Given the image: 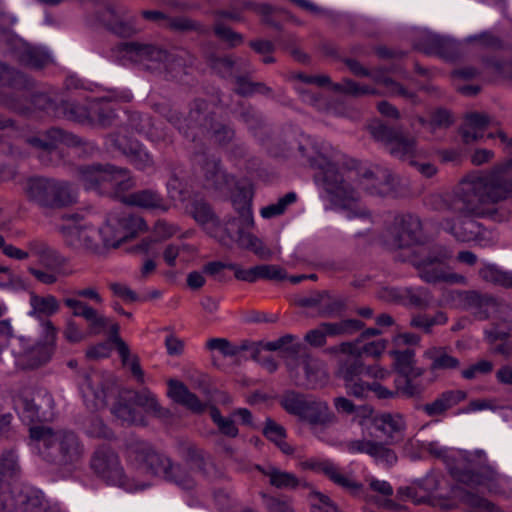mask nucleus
Returning <instances> with one entry per match:
<instances>
[{"label": "nucleus", "mask_w": 512, "mask_h": 512, "mask_svg": "<svg viewBox=\"0 0 512 512\" xmlns=\"http://www.w3.org/2000/svg\"><path fill=\"white\" fill-rule=\"evenodd\" d=\"M369 129L373 138L383 142L392 156L409 161L410 165L416 167L427 178H431L437 173V168L433 164L413 160L416 151V141L413 137L380 122L370 125Z\"/></svg>", "instance_id": "11"}, {"label": "nucleus", "mask_w": 512, "mask_h": 512, "mask_svg": "<svg viewBox=\"0 0 512 512\" xmlns=\"http://www.w3.org/2000/svg\"><path fill=\"white\" fill-rule=\"evenodd\" d=\"M126 447L128 458L147 473L161 476L184 490L195 486L193 478L186 470L174 465L169 457L156 451L150 443L141 439H130Z\"/></svg>", "instance_id": "8"}, {"label": "nucleus", "mask_w": 512, "mask_h": 512, "mask_svg": "<svg viewBox=\"0 0 512 512\" xmlns=\"http://www.w3.org/2000/svg\"><path fill=\"white\" fill-rule=\"evenodd\" d=\"M416 47L427 55H436L449 61L455 60L460 54L455 41L433 33L424 34Z\"/></svg>", "instance_id": "24"}, {"label": "nucleus", "mask_w": 512, "mask_h": 512, "mask_svg": "<svg viewBox=\"0 0 512 512\" xmlns=\"http://www.w3.org/2000/svg\"><path fill=\"white\" fill-rule=\"evenodd\" d=\"M206 133L210 134L213 142L221 147L231 144L236 138V132L232 125L224 122L213 120Z\"/></svg>", "instance_id": "46"}, {"label": "nucleus", "mask_w": 512, "mask_h": 512, "mask_svg": "<svg viewBox=\"0 0 512 512\" xmlns=\"http://www.w3.org/2000/svg\"><path fill=\"white\" fill-rule=\"evenodd\" d=\"M81 395L86 407L99 410L108 403V395L114 396L111 412L124 423L142 424L140 408L159 413L156 398L146 389L136 391L129 386H81Z\"/></svg>", "instance_id": "3"}, {"label": "nucleus", "mask_w": 512, "mask_h": 512, "mask_svg": "<svg viewBox=\"0 0 512 512\" xmlns=\"http://www.w3.org/2000/svg\"><path fill=\"white\" fill-rule=\"evenodd\" d=\"M310 512H342L330 497L319 491L312 490L309 493Z\"/></svg>", "instance_id": "58"}, {"label": "nucleus", "mask_w": 512, "mask_h": 512, "mask_svg": "<svg viewBox=\"0 0 512 512\" xmlns=\"http://www.w3.org/2000/svg\"><path fill=\"white\" fill-rule=\"evenodd\" d=\"M333 91L359 97L367 94H376L375 89L369 86H360L351 79H344L341 83H335L332 86Z\"/></svg>", "instance_id": "62"}, {"label": "nucleus", "mask_w": 512, "mask_h": 512, "mask_svg": "<svg viewBox=\"0 0 512 512\" xmlns=\"http://www.w3.org/2000/svg\"><path fill=\"white\" fill-rule=\"evenodd\" d=\"M337 365L336 375L345 382H353L364 373V364L361 358L339 357Z\"/></svg>", "instance_id": "43"}, {"label": "nucleus", "mask_w": 512, "mask_h": 512, "mask_svg": "<svg viewBox=\"0 0 512 512\" xmlns=\"http://www.w3.org/2000/svg\"><path fill=\"white\" fill-rule=\"evenodd\" d=\"M187 214L209 235L214 226L219 224V217L208 201L202 197H193L186 205Z\"/></svg>", "instance_id": "28"}, {"label": "nucleus", "mask_w": 512, "mask_h": 512, "mask_svg": "<svg viewBox=\"0 0 512 512\" xmlns=\"http://www.w3.org/2000/svg\"><path fill=\"white\" fill-rule=\"evenodd\" d=\"M263 503L268 512H295L292 500L286 496H270L262 494Z\"/></svg>", "instance_id": "64"}, {"label": "nucleus", "mask_w": 512, "mask_h": 512, "mask_svg": "<svg viewBox=\"0 0 512 512\" xmlns=\"http://www.w3.org/2000/svg\"><path fill=\"white\" fill-rule=\"evenodd\" d=\"M115 223V220L109 215L105 224L97 229V232H99V245L102 243L105 248H117L121 243L125 242L124 239L118 237L119 230Z\"/></svg>", "instance_id": "51"}, {"label": "nucleus", "mask_w": 512, "mask_h": 512, "mask_svg": "<svg viewBox=\"0 0 512 512\" xmlns=\"http://www.w3.org/2000/svg\"><path fill=\"white\" fill-rule=\"evenodd\" d=\"M64 304L72 310V315L75 317H82L87 322L86 333L88 337H93L104 333L110 319L100 314L95 308L88 305L77 298H65Z\"/></svg>", "instance_id": "22"}, {"label": "nucleus", "mask_w": 512, "mask_h": 512, "mask_svg": "<svg viewBox=\"0 0 512 512\" xmlns=\"http://www.w3.org/2000/svg\"><path fill=\"white\" fill-rule=\"evenodd\" d=\"M90 468L98 478L109 485L129 491L133 489L119 455L110 446L101 445L95 449L90 459Z\"/></svg>", "instance_id": "12"}, {"label": "nucleus", "mask_w": 512, "mask_h": 512, "mask_svg": "<svg viewBox=\"0 0 512 512\" xmlns=\"http://www.w3.org/2000/svg\"><path fill=\"white\" fill-rule=\"evenodd\" d=\"M24 191L28 201L44 212L60 210L77 202L73 185L56 178L30 177L25 183Z\"/></svg>", "instance_id": "10"}, {"label": "nucleus", "mask_w": 512, "mask_h": 512, "mask_svg": "<svg viewBox=\"0 0 512 512\" xmlns=\"http://www.w3.org/2000/svg\"><path fill=\"white\" fill-rule=\"evenodd\" d=\"M251 201L243 196L233 199V207L238 216H229L211 230L214 237L223 247L232 249L235 245L241 249L253 251L259 258L269 260L272 251L263 242L251 234L249 230L254 226Z\"/></svg>", "instance_id": "4"}, {"label": "nucleus", "mask_w": 512, "mask_h": 512, "mask_svg": "<svg viewBox=\"0 0 512 512\" xmlns=\"http://www.w3.org/2000/svg\"><path fill=\"white\" fill-rule=\"evenodd\" d=\"M215 112L209 109V103L201 98L193 100L188 115L184 118V136L196 141L205 135L210 124L215 119Z\"/></svg>", "instance_id": "20"}, {"label": "nucleus", "mask_w": 512, "mask_h": 512, "mask_svg": "<svg viewBox=\"0 0 512 512\" xmlns=\"http://www.w3.org/2000/svg\"><path fill=\"white\" fill-rule=\"evenodd\" d=\"M239 111L236 117L245 123L250 130H256L264 125V119L262 115L250 104L239 102Z\"/></svg>", "instance_id": "55"}, {"label": "nucleus", "mask_w": 512, "mask_h": 512, "mask_svg": "<svg viewBox=\"0 0 512 512\" xmlns=\"http://www.w3.org/2000/svg\"><path fill=\"white\" fill-rule=\"evenodd\" d=\"M93 5L97 20L111 33L122 38L139 33L140 29L135 26L134 19H126L125 7L117 6L112 0H93Z\"/></svg>", "instance_id": "15"}, {"label": "nucleus", "mask_w": 512, "mask_h": 512, "mask_svg": "<svg viewBox=\"0 0 512 512\" xmlns=\"http://www.w3.org/2000/svg\"><path fill=\"white\" fill-rule=\"evenodd\" d=\"M29 436L42 443L41 458L60 470L72 472L84 457V444L72 430L34 425L29 428Z\"/></svg>", "instance_id": "5"}, {"label": "nucleus", "mask_w": 512, "mask_h": 512, "mask_svg": "<svg viewBox=\"0 0 512 512\" xmlns=\"http://www.w3.org/2000/svg\"><path fill=\"white\" fill-rule=\"evenodd\" d=\"M512 168V160L495 166L485 173H473L465 177L454 194L443 201L444 208L464 218L451 225L449 232L460 242L477 240L482 234V224L474 218H489L501 222L506 215L490 205L506 200L512 194V183L504 172Z\"/></svg>", "instance_id": "1"}, {"label": "nucleus", "mask_w": 512, "mask_h": 512, "mask_svg": "<svg viewBox=\"0 0 512 512\" xmlns=\"http://www.w3.org/2000/svg\"><path fill=\"white\" fill-rule=\"evenodd\" d=\"M90 112V102L88 105H82L76 101L64 100L56 106L57 116H62L70 121L79 123H88Z\"/></svg>", "instance_id": "42"}, {"label": "nucleus", "mask_w": 512, "mask_h": 512, "mask_svg": "<svg viewBox=\"0 0 512 512\" xmlns=\"http://www.w3.org/2000/svg\"><path fill=\"white\" fill-rule=\"evenodd\" d=\"M257 469L269 479L270 485L277 489L293 490L300 485V480L295 474L281 470L276 466L258 465Z\"/></svg>", "instance_id": "37"}, {"label": "nucleus", "mask_w": 512, "mask_h": 512, "mask_svg": "<svg viewBox=\"0 0 512 512\" xmlns=\"http://www.w3.org/2000/svg\"><path fill=\"white\" fill-rule=\"evenodd\" d=\"M299 419L307 422L314 429L318 426L326 427L333 424L336 417L326 402L318 401L311 397Z\"/></svg>", "instance_id": "29"}, {"label": "nucleus", "mask_w": 512, "mask_h": 512, "mask_svg": "<svg viewBox=\"0 0 512 512\" xmlns=\"http://www.w3.org/2000/svg\"><path fill=\"white\" fill-rule=\"evenodd\" d=\"M423 357L430 360V371L435 372L438 370L456 369L460 365V361L447 354L445 348L431 347L424 351Z\"/></svg>", "instance_id": "41"}, {"label": "nucleus", "mask_w": 512, "mask_h": 512, "mask_svg": "<svg viewBox=\"0 0 512 512\" xmlns=\"http://www.w3.org/2000/svg\"><path fill=\"white\" fill-rule=\"evenodd\" d=\"M3 52L13 56L20 64L33 69H41L51 61L50 55L46 51L26 43L19 37Z\"/></svg>", "instance_id": "23"}, {"label": "nucleus", "mask_w": 512, "mask_h": 512, "mask_svg": "<svg viewBox=\"0 0 512 512\" xmlns=\"http://www.w3.org/2000/svg\"><path fill=\"white\" fill-rule=\"evenodd\" d=\"M465 398L466 393L462 390H449L442 393L432 403L424 405L423 410L429 416H438L454 407Z\"/></svg>", "instance_id": "38"}, {"label": "nucleus", "mask_w": 512, "mask_h": 512, "mask_svg": "<svg viewBox=\"0 0 512 512\" xmlns=\"http://www.w3.org/2000/svg\"><path fill=\"white\" fill-rule=\"evenodd\" d=\"M111 217L115 220V224L118 227V237L125 241L133 238L138 231L143 230L145 227L144 220L131 213L122 212L118 214H111Z\"/></svg>", "instance_id": "39"}, {"label": "nucleus", "mask_w": 512, "mask_h": 512, "mask_svg": "<svg viewBox=\"0 0 512 512\" xmlns=\"http://www.w3.org/2000/svg\"><path fill=\"white\" fill-rule=\"evenodd\" d=\"M108 343H113L116 346L117 352L121 358L122 365H128L129 360V347L126 342L119 336V325L110 319L108 325Z\"/></svg>", "instance_id": "60"}, {"label": "nucleus", "mask_w": 512, "mask_h": 512, "mask_svg": "<svg viewBox=\"0 0 512 512\" xmlns=\"http://www.w3.org/2000/svg\"><path fill=\"white\" fill-rule=\"evenodd\" d=\"M117 119V114L111 101L103 98H96L90 101L89 124L101 127H111Z\"/></svg>", "instance_id": "34"}, {"label": "nucleus", "mask_w": 512, "mask_h": 512, "mask_svg": "<svg viewBox=\"0 0 512 512\" xmlns=\"http://www.w3.org/2000/svg\"><path fill=\"white\" fill-rule=\"evenodd\" d=\"M109 147L125 155L130 163L138 170L145 171L154 168L153 157L136 139H132L121 131L108 134Z\"/></svg>", "instance_id": "17"}, {"label": "nucleus", "mask_w": 512, "mask_h": 512, "mask_svg": "<svg viewBox=\"0 0 512 512\" xmlns=\"http://www.w3.org/2000/svg\"><path fill=\"white\" fill-rule=\"evenodd\" d=\"M313 154L309 153L307 147L299 144L298 150L303 157H306L309 164L319 169L315 174V181L329 195L330 201L335 204H343L347 200L355 198L354 189L347 183L338 172L337 164L338 151L330 146H313Z\"/></svg>", "instance_id": "6"}, {"label": "nucleus", "mask_w": 512, "mask_h": 512, "mask_svg": "<svg viewBox=\"0 0 512 512\" xmlns=\"http://www.w3.org/2000/svg\"><path fill=\"white\" fill-rule=\"evenodd\" d=\"M167 395L175 403L186 407L193 413H203L207 407H210V417L220 433L232 438L238 435V428L232 419L223 417L219 409L211 405L210 401L199 400L195 394L187 389V386H169Z\"/></svg>", "instance_id": "14"}, {"label": "nucleus", "mask_w": 512, "mask_h": 512, "mask_svg": "<svg viewBox=\"0 0 512 512\" xmlns=\"http://www.w3.org/2000/svg\"><path fill=\"white\" fill-rule=\"evenodd\" d=\"M210 68L223 79L235 78L236 61L231 56L212 55L208 59Z\"/></svg>", "instance_id": "53"}, {"label": "nucleus", "mask_w": 512, "mask_h": 512, "mask_svg": "<svg viewBox=\"0 0 512 512\" xmlns=\"http://www.w3.org/2000/svg\"><path fill=\"white\" fill-rule=\"evenodd\" d=\"M484 69L494 76L512 81V60L495 56L482 59Z\"/></svg>", "instance_id": "50"}, {"label": "nucleus", "mask_w": 512, "mask_h": 512, "mask_svg": "<svg viewBox=\"0 0 512 512\" xmlns=\"http://www.w3.org/2000/svg\"><path fill=\"white\" fill-rule=\"evenodd\" d=\"M396 177L387 169L376 167L361 174V184L372 195H388L395 190Z\"/></svg>", "instance_id": "26"}, {"label": "nucleus", "mask_w": 512, "mask_h": 512, "mask_svg": "<svg viewBox=\"0 0 512 512\" xmlns=\"http://www.w3.org/2000/svg\"><path fill=\"white\" fill-rule=\"evenodd\" d=\"M65 243L75 250L99 251V232L89 226L69 225L64 228Z\"/></svg>", "instance_id": "25"}, {"label": "nucleus", "mask_w": 512, "mask_h": 512, "mask_svg": "<svg viewBox=\"0 0 512 512\" xmlns=\"http://www.w3.org/2000/svg\"><path fill=\"white\" fill-rule=\"evenodd\" d=\"M312 468L317 472L323 473L332 482L342 488L350 491H358L362 487L360 483L355 481L349 475L344 474L336 464L329 460L318 461L312 465Z\"/></svg>", "instance_id": "35"}, {"label": "nucleus", "mask_w": 512, "mask_h": 512, "mask_svg": "<svg viewBox=\"0 0 512 512\" xmlns=\"http://www.w3.org/2000/svg\"><path fill=\"white\" fill-rule=\"evenodd\" d=\"M432 300V296L428 289L424 287H406L404 288L405 306H412L418 309L427 308Z\"/></svg>", "instance_id": "54"}, {"label": "nucleus", "mask_w": 512, "mask_h": 512, "mask_svg": "<svg viewBox=\"0 0 512 512\" xmlns=\"http://www.w3.org/2000/svg\"><path fill=\"white\" fill-rule=\"evenodd\" d=\"M421 233L422 222L417 215L411 213L397 215L390 231V246L393 249L408 247L420 240Z\"/></svg>", "instance_id": "18"}, {"label": "nucleus", "mask_w": 512, "mask_h": 512, "mask_svg": "<svg viewBox=\"0 0 512 512\" xmlns=\"http://www.w3.org/2000/svg\"><path fill=\"white\" fill-rule=\"evenodd\" d=\"M14 406L19 410L20 417L24 422L32 424L41 420L39 406L34 402L33 391L30 386H25L14 397Z\"/></svg>", "instance_id": "36"}, {"label": "nucleus", "mask_w": 512, "mask_h": 512, "mask_svg": "<svg viewBox=\"0 0 512 512\" xmlns=\"http://www.w3.org/2000/svg\"><path fill=\"white\" fill-rule=\"evenodd\" d=\"M479 277L485 281L506 289H512V271H505L494 264H488L479 270Z\"/></svg>", "instance_id": "45"}, {"label": "nucleus", "mask_w": 512, "mask_h": 512, "mask_svg": "<svg viewBox=\"0 0 512 512\" xmlns=\"http://www.w3.org/2000/svg\"><path fill=\"white\" fill-rule=\"evenodd\" d=\"M30 305L32 307L30 315L36 317H48L57 313L60 309V304L53 295L39 296L33 293L30 296Z\"/></svg>", "instance_id": "44"}, {"label": "nucleus", "mask_w": 512, "mask_h": 512, "mask_svg": "<svg viewBox=\"0 0 512 512\" xmlns=\"http://www.w3.org/2000/svg\"><path fill=\"white\" fill-rule=\"evenodd\" d=\"M345 308L346 303L342 298L332 295L328 290H322L318 316L323 318H333L341 315Z\"/></svg>", "instance_id": "47"}, {"label": "nucleus", "mask_w": 512, "mask_h": 512, "mask_svg": "<svg viewBox=\"0 0 512 512\" xmlns=\"http://www.w3.org/2000/svg\"><path fill=\"white\" fill-rule=\"evenodd\" d=\"M16 22L15 17L0 9V49L4 50L8 47L18 36L11 30Z\"/></svg>", "instance_id": "59"}, {"label": "nucleus", "mask_w": 512, "mask_h": 512, "mask_svg": "<svg viewBox=\"0 0 512 512\" xmlns=\"http://www.w3.org/2000/svg\"><path fill=\"white\" fill-rule=\"evenodd\" d=\"M461 300L464 307L472 311L473 316L480 321L487 320L491 310L498 306V300L492 294L475 290L464 292Z\"/></svg>", "instance_id": "27"}, {"label": "nucleus", "mask_w": 512, "mask_h": 512, "mask_svg": "<svg viewBox=\"0 0 512 512\" xmlns=\"http://www.w3.org/2000/svg\"><path fill=\"white\" fill-rule=\"evenodd\" d=\"M373 426L387 438L388 444H393L403 438L405 421L400 414L383 413L373 418Z\"/></svg>", "instance_id": "32"}, {"label": "nucleus", "mask_w": 512, "mask_h": 512, "mask_svg": "<svg viewBox=\"0 0 512 512\" xmlns=\"http://www.w3.org/2000/svg\"><path fill=\"white\" fill-rule=\"evenodd\" d=\"M79 183L86 189L119 199L122 194L135 186V181L127 168L110 163L79 165L74 170Z\"/></svg>", "instance_id": "7"}, {"label": "nucleus", "mask_w": 512, "mask_h": 512, "mask_svg": "<svg viewBox=\"0 0 512 512\" xmlns=\"http://www.w3.org/2000/svg\"><path fill=\"white\" fill-rule=\"evenodd\" d=\"M450 473L455 480L469 487H483L490 492H497L499 475L489 466H481L477 471L455 466L450 469Z\"/></svg>", "instance_id": "21"}, {"label": "nucleus", "mask_w": 512, "mask_h": 512, "mask_svg": "<svg viewBox=\"0 0 512 512\" xmlns=\"http://www.w3.org/2000/svg\"><path fill=\"white\" fill-rule=\"evenodd\" d=\"M111 57L126 65L142 66L151 73H165L168 80H182L194 65L195 57L188 50L173 49L167 51L152 43L128 41L116 44L111 49Z\"/></svg>", "instance_id": "2"}, {"label": "nucleus", "mask_w": 512, "mask_h": 512, "mask_svg": "<svg viewBox=\"0 0 512 512\" xmlns=\"http://www.w3.org/2000/svg\"><path fill=\"white\" fill-rule=\"evenodd\" d=\"M297 200L295 192H288L283 197L279 198L276 203L269 204L260 210L263 218L271 219L284 214L287 207Z\"/></svg>", "instance_id": "57"}, {"label": "nucleus", "mask_w": 512, "mask_h": 512, "mask_svg": "<svg viewBox=\"0 0 512 512\" xmlns=\"http://www.w3.org/2000/svg\"><path fill=\"white\" fill-rule=\"evenodd\" d=\"M452 252L442 245L420 246L412 250L409 263L418 277L428 284L461 283L464 276L454 273L448 264Z\"/></svg>", "instance_id": "9"}, {"label": "nucleus", "mask_w": 512, "mask_h": 512, "mask_svg": "<svg viewBox=\"0 0 512 512\" xmlns=\"http://www.w3.org/2000/svg\"><path fill=\"white\" fill-rule=\"evenodd\" d=\"M140 15L144 20L175 33L185 34L193 32L200 36L210 33L208 26L185 15L171 16L160 10H142Z\"/></svg>", "instance_id": "16"}, {"label": "nucleus", "mask_w": 512, "mask_h": 512, "mask_svg": "<svg viewBox=\"0 0 512 512\" xmlns=\"http://www.w3.org/2000/svg\"><path fill=\"white\" fill-rule=\"evenodd\" d=\"M199 162L205 189L217 195L228 194L233 178L223 170L221 160L214 155L202 154Z\"/></svg>", "instance_id": "19"}, {"label": "nucleus", "mask_w": 512, "mask_h": 512, "mask_svg": "<svg viewBox=\"0 0 512 512\" xmlns=\"http://www.w3.org/2000/svg\"><path fill=\"white\" fill-rule=\"evenodd\" d=\"M298 365L303 369L306 380L309 382H323L327 380L325 363L309 354L298 357Z\"/></svg>", "instance_id": "40"}, {"label": "nucleus", "mask_w": 512, "mask_h": 512, "mask_svg": "<svg viewBox=\"0 0 512 512\" xmlns=\"http://www.w3.org/2000/svg\"><path fill=\"white\" fill-rule=\"evenodd\" d=\"M206 348L209 350H217L224 357H237L241 352H244L246 346L240 344H233L226 338H211L206 342Z\"/></svg>", "instance_id": "56"}, {"label": "nucleus", "mask_w": 512, "mask_h": 512, "mask_svg": "<svg viewBox=\"0 0 512 512\" xmlns=\"http://www.w3.org/2000/svg\"><path fill=\"white\" fill-rule=\"evenodd\" d=\"M25 142L38 152L37 156L45 166L55 165L53 156H58L57 148L60 144L69 147L86 145L78 136L58 127H52L38 135L29 136L25 139Z\"/></svg>", "instance_id": "13"}, {"label": "nucleus", "mask_w": 512, "mask_h": 512, "mask_svg": "<svg viewBox=\"0 0 512 512\" xmlns=\"http://www.w3.org/2000/svg\"><path fill=\"white\" fill-rule=\"evenodd\" d=\"M119 199L125 204L144 209L161 210L163 212L169 210V205L164 198L152 189H143L128 195L122 194Z\"/></svg>", "instance_id": "30"}, {"label": "nucleus", "mask_w": 512, "mask_h": 512, "mask_svg": "<svg viewBox=\"0 0 512 512\" xmlns=\"http://www.w3.org/2000/svg\"><path fill=\"white\" fill-rule=\"evenodd\" d=\"M211 377L197 368L187 365L182 367L179 378L171 377L166 384H209Z\"/></svg>", "instance_id": "49"}, {"label": "nucleus", "mask_w": 512, "mask_h": 512, "mask_svg": "<svg viewBox=\"0 0 512 512\" xmlns=\"http://www.w3.org/2000/svg\"><path fill=\"white\" fill-rule=\"evenodd\" d=\"M213 31L217 38L235 47L243 42V36L226 26L223 21H214Z\"/></svg>", "instance_id": "63"}, {"label": "nucleus", "mask_w": 512, "mask_h": 512, "mask_svg": "<svg viewBox=\"0 0 512 512\" xmlns=\"http://www.w3.org/2000/svg\"><path fill=\"white\" fill-rule=\"evenodd\" d=\"M364 326V322L358 319H346L340 322L321 323V327L326 330L328 336L351 335L363 329Z\"/></svg>", "instance_id": "48"}, {"label": "nucleus", "mask_w": 512, "mask_h": 512, "mask_svg": "<svg viewBox=\"0 0 512 512\" xmlns=\"http://www.w3.org/2000/svg\"><path fill=\"white\" fill-rule=\"evenodd\" d=\"M127 126L138 133H146L152 141L162 139L160 135L154 134L152 130H147V127L150 126V118L144 117L139 112L128 113Z\"/></svg>", "instance_id": "61"}, {"label": "nucleus", "mask_w": 512, "mask_h": 512, "mask_svg": "<svg viewBox=\"0 0 512 512\" xmlns=\"http://www.w3.org/2000/svg\"><path fill=\"white\" fill-rule=\"evenodd\" d=\"M310 398V396L288 390L281 397L280 404L286 412L299 418Z\"/></svg>", "instance_id": "52"}, {"label": "nucleus", "mask_w": 512, "mask_h": 512, "mask_svg": "<svg viewBox=\"0 0 512 512\" xmlns=\"http://www.w3.org/2000/svg\"><path fill=\"white\" fill-rule=\"evenodd\" d=\"M18 501L17 512H58V507L51 505L44 493L34 487L22 490Z\"/></svg>", "instance_id": "31"}, {"label": "nucleus", "mask_w": 512, "mask_h": 512, "mask_svg": "<svg viewBox=\"0 0 512 512\" xmlns=\"http://www.w3.org/2000/svg\"><path fill=\"white\" fill-rule=\"evenodd\" d=\"M389 355L394 359L393 366L395 370L406 378L407 384L423 375L424 369L415 365V351L413 349L391 350Z\"/></svg>", "instance_id": "33"}]
</instances>
